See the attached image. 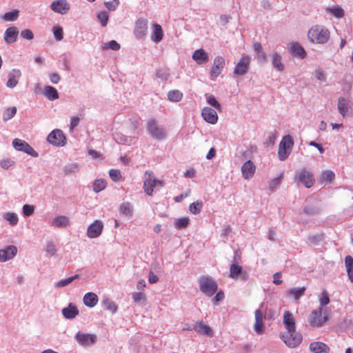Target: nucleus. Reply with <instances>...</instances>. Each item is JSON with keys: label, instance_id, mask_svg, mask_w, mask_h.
<instances>
[{"label": "nucleus", "instance_id": "nucleus-21", "mask_svg": "<svg viewBox=\"0 0 353 353\" xmlns=\"http://www.w3.org/2000/svg\"><path fill=\"white\" fill-rule=\"evenodd\" d=\"M21 73L19 69L12 70L8 75V81L6 86L10 88H14L18 83L21 77Z\"/></svg>", "mask_w": 353, "mask_h": 353}, {"label": "nucleus", "instance_id": "nucleus-35", "mask_svg": "<svg viewBox=\"0 0 353 353\" xmlns=\"http://www.w3.org/2000/svg\"><path fill=\"white\" fill-rule=\"evenodd\" d=\"M80 170V166L77 163H70L64 165L63 170L65 175L75 174Z\"/></svg>", "mask_w": 353, "mask_h": 353}, {"label": "nucleus", "instance_id": "nucleus-11", "mask_svg": "<svg viewBox=\"0 0 353 353\" xmlns=\"http://www.w3.org/2000/svg\"><path fill=\"white\" fill-rule=\"evenodd\" d=\"M148 30V20L143 18H139L135 23L134 34L136 39H143Z\"/></svg>", "mask_w": 353, "mask_h": 353}, {"label": "nucleus", "instance_id": "nucleus-18", "mask_svg": "<svg viewBox=\"0 0 353 353\" xmlns=\"http://www.w3.org/2000/svg\"><path fill=\"white\" fill-rule=\"evenodd\" d=\"M19 34V29L15 26H11L8 28L3 35L4 41L7 44H12L17 41V38Z\"/></svg>", "mask_w": 353, "mask_h": 353}, {"label": "nucleus", "instance_id": "nucleus-32", "mask_svg": "<svg viewBox=\"0 0 353 353\" xmlns=\"http://www.w3.org/2000/svg\"><path fill=\"white\" fill-rule=\"evenodd\" d=\"M306 288L303 286L301 288H290L287 291L288 296H292L295 301H298L301 296L305 294Z\"/></svg>", "mask_w": 353, "mask_h": 353}, {"label": "nucleus", "instance_id": "nucleus-48", "mask_svg": "<svg viewBox=\"0 0 353 353\" xmlns=\"http://www.w3.org/2000/svg\"><path fill=\"white\" fill-rule=\"evenodd\" d=\"M19 17V11L14 10L10 12H6L3 16L2 19L6 21H14L17 20Z\"/></svg>", "mask_w": 353, "mask_h": 353}, {"label": "nucleus", "instance_id": "nucleus-59", "mask_svg": "<svg viewBox=\"0 0 353 353\" xmlns=\"http://www.w3.org/2000/svg\"><path fill=\"white\" fill-rule=\"evenodd\" d=\"M314 77L318 81L321 82L326 81L325 73L321 68H319L315 71Z\"/></svg>", "mask_w": 353, "mask_h": 353}, {"label": "nucleus", "instance_id": "nucleus-44", "mask_svg": "<svg viewBox=\"0 0 353 353\" xmlns=\"http://www.w3.org/2000/svg\"><path fill=\"white\" fill-rule=\"evenodd\" d=\"M106 185V181L104 179H96L93 182V191L96 193H98L105 189Z\"/></svg>", "mask_w": 353, "mask_h": 353}, {"label": "nucleus", "instance_id": "nucleus-52", "mask_svg": "<svg viewBox=\"0 0 353 353\" xmlns=\"http://www.w3.org/2000/svg\"><path fill=\"white\" fill-rule=\"evenodd\" d=\"M97 19L99 21L101 26L105 27L107 26L108 21V14L106 12L102 11L97 14Z\"/></svg>", "mask_w": 353, "mask_h": 353}, {"label": "nucleus", "instance_id": "nucleus-54", "mask_svg": "<svg viewBox=\"0 0 353 353\" xmlns=\"http://www.w3.org/2000/svg\"><path fill=\"white\" fill-rule=\"evenodd\" d=\"M120 48H121V46H120L119 43H118L114 40H112L110 42L105 43L103 46V50L110 48V49H111L112 50H115V51L119 50L120 49Z\"/></svg>", "mask_w": 353, "mask_h": 353}, {"label": "nucleus", "instance_id": "nucleus-56", "mask_svg": "<svg viewBox=\"0 0 353 353\" xmlns=\"http://www.w3.org/2000/svg\"><path fill=\"white\" fill-rule=\"evenodd\" d=\"M323 239V236L321 234H310L308 236L307 240L309 243L316 245Z\"/></svg>", "mask_w": 353, "mask_h": 353}, {"label": "nucleus", "instance_id": "nucleus-15", "mask_svg": "<svg viewBox=\"0 0 353 353\" xmlns=\"http://www.w3.org/2000/svg\"><path fill=\"white\" fill-rule=\"evenodd\" d=\"M225 66V59L223 57L217 56L214 58L213 66L210 70L212 79H216L222 72Z\"/></svg>", "mask_w": 353, "mask_h": 353}, {"label": "nucleus", "instance_id": "nucleus-26", "mask_svg": "<svg viewBox=\"0 0 353 353\" xmlns=\"http://www.w3.org/2000/svg\"><path fill=\"white\" fill-rule=\"evenodd\" d=\"M283 324L287 331H293V330H296L294 318L293 314L289 311H285L284 312Z\"/></svg>", "mask_w": 353, "mask_h": 353}, {"label": "nucleus", "instance_id": "nucleus-40", "mask_svg": "<svg viewBox=\"0 0 353 353\" xmlns=\"http://www.w3.org/2000/svg\"><path fill=\"white\" fill-rule=\"evenodd\" d=\"M242 270L243 268L241 265H239L237 264H232L230 268L229 276L232 279H239V276L240 273H241Z\"/></svg>", "mask_w": 353, "mask_h": 353}, {"label": "nucleus", "instance_id": "nucleus-63", "mask_svg": "<svg viewBox=\"0 0 353 353\" xmlns=\"http://www.w3.org/2000/svg\"><path fill=\"white\" fill-rule=\"evenodd\" d=\"M34 208L33 205L25 204L23 206V213L25 216H29L34 213Z\"/></svg>", "mask_w": 353, "mask_h": 353}, {"label": "nucleus", "instance_id": "nucleus-36", "mask_svg": "<svg viewBox=\"0 0 353 353\" xmlns=\"http://www.w3.org/2000/svg\"><path fill=\"white\" fill-rule=\"evenodd\" d=\"M272 63L274 66L278 71H283L284 70V65L281 61V56L277 52H274L272 56Z\"/></svg>", "mask_w": 353, "mask_h": 353}, {"label": "nucleus", "instance_id": "nucleus-39", "mask_svg": "<svg viewBox=\"0 0 353 353\" xmlns=\"http://www.w3.org/2000/svg\"><path fill=\"white\" fill-rule=\"evenodd\" d=\"M183 98V93L178 90L169 91L168 93V99L172 102H179Z\"/></svg>", "mask_w": 353, "mask_h": 353}, {"label": "nucleus", "instance_id": "nucleus-57", "mask_svg": "<svg viewBox=\"0 0 353 353\" xmlns=\"http://www.w3.org/2000/svg\"><path fill=\"white\" fill-rule=\"evenodd\" d=\"M189 219L187 217H183L176 221L175 225L177 228L181 229L185 228L189 224Z\"/></svg>", "mask_w": 353, "mask_h": 353}, {"label": "nucleus", "instance_id": "nucleus-9", "mask_svg": "<svg viewBox=\"0 0 353 353\" xmlns=\"http://www.w3.org/2000/svg\"><path fill=\"white\" fill-rule=\"evenodd\" d=\"M147 130L149 134L154 139L162 140L165 138L166 133L162 127L157 125L155 120L150 119L147 123Z\"/></svg>", "mask_w": 353, "mask_h": 353}, {"label": "nucleus", "instance_id": "nucleus-14", "mask_svg": "<svg viewBox=\"0 0 353 353\" xmlns=\"http://www.w3.org/2000/svg\"><path fill=\"white\" fill-rule=\"evenodd\" d=\"M103 224L99 220L94 221L87 229V236L89 238L94 239L99 236L102 232Z\"/></svg>", "mask_w": 353, "mask_h": 353}, {"label": "nucleus", "instance_id": "nucleus-25", "mask_svg": "<svg viewBox=\"0 0 353 353\" xmlns=\"http://www.w3.org/2000/svg\"><path fill=\"white\" fill-rule=\"evenodd\" d=\"M310 350L314 353H329L330 347L324 343L312 342L310 345Z\"/></svg>", "mask_w": 353, "mask_h": 353}, {"label": "nucleus", "instance_id": "nucleus-41", "mask_svg": "<svg viewBox=\"0 0 353 353\" xmlns=\"http://www.w3.org/2000/svg\"><path fill=\"white\" fill-rule=\"evenodd\" d=\"M3 218L9 223L12 226H14L18 223L19 218L14 212H7L3 214Z\"/></svg>", "mask_w": 353, "mask_h": 353}, {"label": "nucleus", "instance_id": "nucleus-3", "mask_svg": "<svg viewBox=\"0 0 353 353\" xmlns=\"http://www.w3.org/2000/svg\"><path fill=\"white\" fill-rule=\"evenodd\" d=\"M163 181L156 179L154 173L147 170L144 174L143 189L146 194L151 196L156 187H161Z\"/></svg>", "mask_w": 353, "mask_h": 353}, {"label": "nucleus", "instance_id": "nucleus-19", "mask_svg": "<svg viewBox=\"0 0 353 353\" xmlns=\"http://www.w3.org/2000/svg\"><path fill=\"white\" fill-rule=\"evenodd\" d=\"M299 182L303 183L307 188H311L314 183V177L312 173L303 170L299 175Z\"/></svg>", "mask_w": 353, "mask_h": 353}, {"label": "nucleus", "instance_id": "nucleus-5", "mask_svg": "<svg viewBox=\"0 0 353 353\" xmlns=\"http://www.w3.org/2000/svg\"><path fill=\"white\" fill-rule=\"evenodd\" d=\"M323 309L319 307L318 309L313 310L308 319L310 325L313 327H321L327 320V314H323Z\"/></svg>", "mask_w": 353, "mask_h": 353}, {"label": "nucleus", "instance_id": "nucleus-23", "mask_svg": "<svg viewBox=\"0 0 353 353\" xmlns=\"http://www.w3.org/2000/svg\"><path fill=\"white\" fill-rule=\"evenodd\" d=\"M337 108L343 117H345L350 108V101L348 99L341 97L338 99Z\"/></svg>", "mask_w": 353, "mask_h": 353}, {"label": "nucleus", "instance_id": "nucleus-2", "mask_svg": "<svg viewBox=\"0 0 353 353\" xmlns=\"http://www.w3.org/2000/svg\"><path fill=\"white\" fill-rule=\"evenodd\" d=\"M199 290L205 295L210 297L216 293L218 285L214 279L208 276H202L198 279Z\"/></svg>", "mask_w": 353, "mask_h": 353}, {"label": "nucleus", "instance_id": "nucleus-42", "mask_svg": "<svg viewBox=\"0 0 353 353\" xmlns=\"http://www.w3.org/2000/svg\"><path fill=\"white\" fill-rule=\"evenodd\" d=\"M79 274H75V275L68 277L67 279H61V280L59 281L58 282H57L54 284V286L57 288H63V287L69 285L70 283H71L76 279L79 278Z\"/></svg>", "mask_w": 353, "mask_h": 353}, {"label": "nucleus", "instance_id": "nucleus-51", "mask_svg": "<svg viewBox=\"0 0 353 353\" xmlns=\"http://www.w3.org/2000/svg\"><path fill=\"white\" fill-rule=\"evenodd\" d=\"M114 139L120 144H130V142L129 137L120 133H116L114 136Z\"/></svg>", "mask_w": 353, "mask_h": 353}, {"label": "nucleus", "instance_id": "nucleus-37", "mask_svg": "<svg viewBox=\"0 0 353 353\" xmlns=\"http://www.w3.org/2000/svg\"><path fill=\"white\" fill-rule=\"evenodd\" d=\"M119 212L125 216H131L133 213L132 205L129 202H124L120 205Z\"/></svg>", "mask_w": 353, "mask_h": 353}, {"label": "nucleus", "instance_id": "nucleus-46", "mask_svg": "<svg viewBox=\"0 0 353 353\" xmlns=\"http://www.w3.org/2000/svg\"><path fill=\"white\" fill-rule=\"evenodd\" d=\"M205 99L209 105H210L217 110H221V105L220 103L216 99L214 96L212 94H205Z\"/></svg>", "mask_w": 353, "mask_h": 353}, {"label": "nucleus", "instance_id": "nucleus-24", "mask_svg": "<svg viewBox=\"0 0 353 353\" xmlns=\"http://www.w3.org/2000/svg\"><path fill=\"white\" fill-rule=\"evenodd\" d=\"M194 330L197 333L206 335L208 336H213L212 329L203 321H199L194 325Z\"/></svg>", "mask_w": 353, "mask_h": 353}, {"label": "nucleus", "instance_id": "nucleus-28", "mask_svg": "<svg viewBox=\"0 0 353 353\" xmlns=\"http://www.w3.org/2000/svg\"><path fill=\"white\" fill-rule=\"evenodd\" d=\"M98 296L94 292L86 293L83 298V303L89 307H94L98 303Z\"/></svg>", "mask_w": 353, "mask_h": 353}, {"label": "nucleus", "instance_id": "nucleus-30", "mask_svg": "<svg viewBox=\"0 0 353 353\" xmlns=\"http://www.w3.org/2000/svg\"><path fill=\"white\" fill-rule=\"evenodd\" d=\"M43 94L50 101H54L59 98L57 90L51 85H46Z\"/></svg>", "mask_w": 353, "mask_h": 353}, {"label": "nucleus", "instance_id": "nucleus-1", "mask_svg": "<svg viewBox=\"0 0 353 353\" xmlns=\"http://www.w3.org/2000/svg\"><path fill=\"white\" fill-rule=\"evenodd\" d=\"M307 37L312 43L324 44L330 38V31L323 26H313L307 32Z\"/></svg>", "mask_w": 353, "mask_h": 353}, {"label": "nucleus", "instance_id": "nucleus-53", "mask_svg": "<svg viewBox=\"0 0 353 353\" xmlns=\"http://www.w3.org/2000/svg\"><path fill=\"white\" fill-rule=\"evenodd\" d=\"M53 34L57 41H61L63 38V30L61 26L53 27Z\"/></svg>", "mask_w": 353, "mask_h": 353}, {"label": "nucleus", "instance_id": "nucleus-12", "mask_svg": "<svg viewBox=\"0 0 353 353\" xmlns=\"http://www.w3.org/2000/svg\"><path fill=\"white\" fill-rule=\"evenodd\" d=\"M51 10L61 14H65L70 8L69 3L66 0H56L50 4Z\"/></svg>", "mask_w": 353, "mask_h": 353}, {"label": "nucleus", "instance_id": "nucleus-29", "mask_svg": "<svg viewBox=\"0 0 353 353\" xmlns=\"http://www.w3.org/2000/svg\"><path fill=\"white\" fill-rule=\"evenodd\" d=\"M79 314L77 308L71 303L66 307L62 309V314L65 319H72Z\"/></svg>", "mask_w": 353, "mask_h": 353}, {"label": "nucleus", "instance_id": "nucleus-6", "mask_svg": "<svg viewBox=\"0 0 353 353\" xmlns=\"http://www.w3.org/2000/svg\"><path fill=\"white\" fill-rule=\"evenodd\" d=\"M281 338L286 345L290 348H293L299 345L302 341V335L296 330L293 331H288L285 334H283Z\"/></svg>", "mask_w": 353, "mask_h": 353}, {"label": "nucleus", "instance_id": "nucleus-62", "mask_svg": "<svg viewBox=\"0 0 353 353\" xmlns=\"http://www.w3.org/2000/svg\"><path fill=\"white\" fill-rule=\"evenodd\" d=\"M133 300L137 303H141L145 301V297L142 292H133L132 294Z\"/></svg>", "mask_w": 353, "mask_h": 353}, {"label": "nucleus", "instance_id": "nucleus-47", "mask_svg": "<svg viewBox=\"0 0 353 353\" xmlns=\"http://www.w3.org/2000/svg\"><path fill=\"white\" fill-rule=\"evenodd\" d=\"M254 50L256 52L258 59L260 61H264L266 59L265 53L263 52L262 46L260 43H254L253 45Z\"/></svg>", "mask_w": 353, "mask_h": 353}, {"label": "nucleus", "instance_id": "nucleus-31", "mask_svg": "<svg viewBox=\"0 0 353 353\" xmlns=\"http://www.w3.org/2000/svg\"><path fill=\"white\" fill-rule=\"evenodd\" d=\"M290 52L301 59H303L306 56V52L304 48L297 43H292L290 45Z\"/></svg>", "mask_w": 353, "mask_h": 353}, {"label": "nucleus", "instance_id": "nucleus-45", "mask_svg": "<svg viewBox=\"0 0 353 353\" xmlns=\"http://www.w3.org/2000/svg\"><path fill=\"white\" fill-rule=\"evenodd\" d=\"M27 142L19 139H14L12 141L14 148L18 151L25 152Z\"/></svg>", "mask_w": 353, "mask_h": 353}, {"label": "nucleus", "instance_id": "nucleus-27", "mask_svg": "<svg viewBox=\"0 0 353 353\" xmlns=\"http://www.w3.org/2000/svg\"><path fill=\"white\" fill-rule=\"evenodd\" d=\"M192 59L199 65L208 61L209 57L208 53L203 49H199L194 52Z\"/></svg>", "mask_w": 353, "mask_h": 353}, {"label": "nucleus", "instance_id": "nucleus-43", "mask_svg": "<svg viewBox=\"0 0 353 353\" xmlns=\"http://www.w3.org/2000/svg\"><path fill=\"white\" fill-rule=\"evenodd\" d=\"M335 177L334 173L331 170H324L322 172L320 177V181L321 183L323 182H330Z\"/></svg>", "mask_w": 353, "mask_h": 353}, {"label": "nucleus", "instance_id": "nucleus-33", "mask_svg": "<svg viewBox=\"0 0 353 353\" xmlns=\"http://www.w3.org/2000/svg\"><path fill=\"white\" fill-rule=\"evenodd\" d=\"M52 225L57 228H63L69 225V219L63 215L56 216L52 222Z\"/></svg>", "mask_w": 353, "mask_h": 353}, {"label": "nucleus", "instance_id": "nucleus-50", "mask_svg": "<svg viewBox=\"0 0 353 353\" xmlns=\"http://www.w3.org/2000/svg\"><path fill=\"white\" fill-rule=\"evenodd\" d=\"M46 252V256L48 258H50L55 255L57 252V248L52 242H48L47 243Z\"/></svg>", "mask_w": 353, "mask_h": 353}, {"label": "nucleus", "instance_id": "nucleus-13", "mask_svg": "<svg viewBox=\"0 0 353 353\" xmlns=\"http://www.w3.org/2000/svg\"><path fill=\"white\" fill-rule=\"evenodd\" d=\"M17 253V248L10 245L0 250V262L4 263L12 259Z\"/></svg>", "mask_w": 353, "mask_h": 353}, {"label": "nucleus", "instance_id": "nucleus-17", "mask_svg": "<svg viewBox=\"0 0 353 353\" xmlns=\"http://www.w3.org/2000/svg\"><path fill=\"white\" fill-rule=\"evenodd\" d=\"M255 323L254 330L257 334H261L264 332V315L261 310H256L254 312Z\"/></svg>", "mask_w": 353, "mask_h": 353}, {"label": "nucleus", "instance_id": "nucleus-60", "mask_svg": "<svg viewBox=\"0 0 353 353\" xmlns=\"http://www.w3.org/2000/svg\"><path fill=\"white\" fill-rule=\"evenodd\" d=\"M103 305L107 310L112 311V312H115L117 310V307L115 303L109 299L104 300Z\"/></svg>", "mask_w": 353, "mask_h": 353}, {"label": "nucleus", "instance_id": "nucleus-34", "mask_svg": "<svg viewBox=\"0 0 353 353\" xmlns=\"http://www.w3.org/2000/svg\"><path fill=\"white\" fill-rule=\"evenodd\" d=\"M17 109L15 106L6 108L2 114V119L4 122L12 119L17 114Z\"/></svg>", "mask_w": 353, "mask_h": 353}, {"label": "nucleus", "instance_id": "nucleus-61", "mask_svg": "<svg viewBox=\"0 0 353 353\" xmlns=\"http://www.w3.org/2000/svg\"><path fill=\"white\" fill-rule=\"evenodd\" d=\"M20 35L23 39L32 40L34 38V34L30 29H26L20 32Z\"/></svg>", "mask_w": 353, "mask_h": 353}, {"label": "nucleus", "instance_id": "nucleus-8", "mask_svg": "<svg viewBox=\"0 0 353 353\" xmlns=\"http://www.w3.org/2000/svg\"><path fill=\"white\" fill-rule=\"evenodd\" d=\"M47 141L53 145L62 147L66 143V138L61 130L56 129L48 134Z\"/></svg>", "mask_w": 353, "mask_h": 353}, {"label": "nucleus", "instance_id": "nucleus-16", "mask_svg": "<svg viewBox=\"0 0 353 353\" xmlns=\"http://www.w3.org/2000/svg\"><path fill=\"white\" fill-rule=\"evenodd\" d=\"M201 115L203 119L208 123L215 124L218 121V115L215 110L210 107L202 109Z\"/></svg>", "mask_w": 353, "mask_h": 353}, {"label": "nucleus", "instance_id": "nucleus-20", "mask_svg": "<svg viewBox=\"0 0 353 353\" xmlns=\"http://www.w3.org/2000/svg\"><path fill=\"white\" fill-rule=\"evenodd\" d=\"M256 167L250 160L247 161L241 167L242 176L245 179H250L254 175Z\"/></svg>", "mask_w": 353, "mask_h": 353}, {"label": "nucleus", "instance_id": "nucleus-10", "mask_svg": "<svg viewBox=\"0 0 353 353\" xmlns=\"http://www.w3.org/2000/svg\"><path fill=\"white\" fill-rule=\"evenodd\" d=\"M74 339L81 345L90 346L97 341V337L95 334L78 332L75 334Z\"/></svg>", "mask_w": 353, "mask_h": 353}, {"label": "nucleus", "instance_id": "nucleus-58", "mask_svg": "<svg viewBox=\"0 0 353 353\" xmlns=\"http://www.w3.org/2000/svg\"><path fill=\"white\" fill-rule=\"evenodd\" d=\"M319 303L322 308L323 306L327 305L330 303V298L327 292L325 290L323 291L321 293V296L319 299Z\"/></svg>", "mask_w": 353, "mask_h": 353}, {"label": "nucleus", "instance_id": "nucleus-38", "mask_svg": "<svg viewBox=\"0 0 353 353\" xmlns=\"http://www.w3.org/2000/svg\"><path fill=\"white\" fill-rule=\"evenodd\" d=\"M327 12L332 14L337 19L343 18L345 15L343 9L340 6H334L327 8Z\"/></svg>", "mask_w": 353, "mask_h": 353}, {"label": "nucleus", "instance_id": "nucleus-22", "mask_svg": "<svg viewBox=\"0 0 353 353\" xmlns=\"http://www.w3.org/2000/svg\"><path fill=\"white\" fill-rule=\"evenodd\" d=\"M151 40L155 43H159L163 37V31L161 26L158 23L152 26Z\"/></svg>", "mask_w": 353, "mask_h": 353}, {"label": "nucleus", "instance_id": "nucleus-55", "mask_svg": "<svg viewBox=\"0 0 353 353\" xmlns=\"http://www.w3.org/2000/svg\"><path fill=\"white\" fill-rule=\"evenodd\" d=\"M109 175L110 179L114 182H117L121 179V172L117 169H111L109 171Z\"/></svg>", "mask_w": 353, "mask_h": 353}, {"label": "nucleus", "instance_id": "nucleus-49", "mask_svg": "<svg viewBox=\"0 0 353 353\" xmlns=\"http://www.w3.org/2000/svg\"><path fill=\"white\" fill-rule=\"evenodd\" d=\"M203 207V203L201 201H196L191 203L189 206L190 212L193 214H198L200 213L201 208Z\"/></svg>", "mask_w": 353, "mask_h": 353}, {"label": "nucleus", "instance_id": "nucleus-64", "mask_svg": "<svg viewBox=\"0 0 353 353\" xmlns=\"http://www.w3.org/2000/svg\"><path fill=\"white\" fill-rule=\"evenodd\" d=\"M119 4V0H112L111 1L105 2V7L110 11L115 10Z\"/></svg>", "mask_w": 353, "mask_h": 353}, {"label": "nucleus", "instance_id": "nucleus-4", "mask_svg": "<svg viewBox=\"0 0 353 353\" xmlns=\"http://www.w3.org/2000/svg\"><path fill=\"white\" fill-rule=\"evenodd\" d=\"M293 145V141L290 136L283 137L279 145L278 157L280 161H285L289 157Z\"/></svg>", "mask_w": 353, "mask_h": 353}, {"label": "nucleus", "instance_id": "nucleus-7", "mask_svg": "<svg viewBox=\"0 0 353 353\" xmlns=\"http://www.w3.org/2000/svg\"><path fill=\"white\" fill-rule=\"evenodd\" d=\"M251 63V57L247 54H243L237 62L234 69V74L238 76L245 75L249 70Z\"/></svg>", "mask_w": 353, "mask_h": 353}]
</instances>
